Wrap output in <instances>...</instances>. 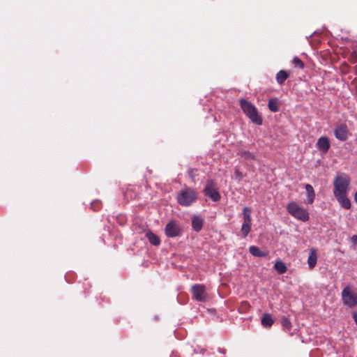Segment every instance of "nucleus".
<instances>
[{"label": "nucleus", "mask_w": 357, "mask_h": 357, "mask_svg": "<svg viewBox=\"0 0 357 357\" xmlns=\"http://www.w3.org/2000/svg\"><path fill=\"white\" fill-rule=\"evenodd\" d=\"M240 106L245 114L250 119V121L256 125L262 124L263 120L259 115L256 107L250 102L242 98L240 100Z\"/></svg>", "instance_id": "1"}, {"label": "nucleus", "mask_w": 357, "mask_h": 357, "mask_svg": "<svg viewBox=\"0 0 357 357\" xmlns=\"http://www.w3.org/2000/svg\"><path fill=\"white\" fill-rule=\"evenodd\" d=\"M198 197V192L195 189L185 187L177 195V202L183 206H189L194 203Z\"/></svg>", "instance_id": "2"}, {"label": "nucleus", "mask_w": 357, "mask_h": 357, "mask_svg": "<svg viewBox=\"0 0 357 357\" xmlns=\"http://www.w3.org/2000/svg\"><path fill=\"white\" fill-rule=\"evenodd\" d=\"M350 185V178L346 175L337 176L333 181V195L348 193Z\"/></svg>", "instance_id": "3"}, {"label": "nucleus", "mask_w": 357, "mask_h": 357, "mask_svg": "<svg viewBox=\"0 0 357 357\" xmlns=\"http://www.w3.org/2000/svg\"><path fill=\"white\" fill-rule=\"evenodd\" d=\"M287 210L290 215L301 221L306 222L310 218L307 211L300 207L295 202L289 203L287 206Z\"/></svg>", "instance_id": "4"}, {"label": "nucleus", "mask_w": 357, "mask_h": 357, "mask_svg": "<svg viewBox=\"0 0 357 357\" xmlns=\"http://www.w3.org/2000/svg\"><path fill=\"white\" fill-rule=\"evenodd\" d=\"M342 301L344 305L353 308L357 305V293L354 292L350 285L346 286L341 293Z\"/></svg>", "instance_id": "5"}, {"label": "nucleus", "mask_w": 357, "mask_h": 357, "mask_svg": "<svg viewBox=\"0 0 357 357\" xmlns=\"http://www.w3.org/2000/svg\"><path fill=\"white\" fill-rule=\"evenodd\" d=\"M204 194L210 197L213 202H218L221 198L218 190L217 183L213 179L206 181V184L204 189Z\"/></svg>", "instance_id": "6"}, {"label": "nucleus", "mask_w": 357, "mask_h": 357, "mask_svg": "<svg viewBox=\"0 0 357 357\" xmlns=\"http://www.w3.org/2000/svg\"><path fill=\"white\" fill-rule=\"evenodd\" d=\"M190 291L195 300L199 302H206L208 300V294L204 284H194Z\"/></svg>", "instance_id": "7"}, {"label": "nucleus", "mask_w": 357, "mask_h": 357, "mask_svg": "<svg viewBox=\"0 0 357 357\" xmlns=\"http://www.w3.org/2000/svg\"><path fill=\"white\" fill-rule=\"evenodd\" d=\"M334 135L337 139L344 142L349 135V130L346 123H340L337 125L334 129Z\"/></svg>", "instance_id": "8"}, {"label": "nucleus", "mask_w": 357, "mask_h": 357, "mask_svg": "<svg viewBox=\"0 0 357 357\" xmlns=\"http://www.w3.org/2000/svg\"><path fill=\"white\" fill-rule=\"evenodd\" d=\"M165 234L167 236L173 238L181 234V229L174 220L169 221L165 227Z\"/></svg>", "instance_id": "9"}, {"label": "nucleus", "mask_w": 357, "mask_h": 357, "mask_svg": "<svg viewBox=\"0 0 357 357\" xmlns=\"http://www.w3.org/2000/svg\"><path fill=\"white\" fill-rule=\"evenodd\" d=\"M334 197L343 208L347 210L351 208V203L348 198L347 193L335 195Z\"/></svg>", "instance_id": "10"}, {"label": "nucleus", "mask_w": 357, "mask_h": 357, "mask_svg": "<svg viewBox=\"0 0 357 357\" xmlns=\"http://www.w3.org/2000/svg\"><path fill=\"white\" fill-rule=\"evenodd\" d=\"M317 147L323 153L328 152L331 147V143L328 137L326 136H322L319 138L317 142Z\"/></svg>", "instance_id": "11"}, {"label": "nucleus", "mask_w": 357, "mask_h": 357, "mask_svg": "<svg viewBox=\"0 0 357 357\" xmlns=\"http://www.w3.org/2000/svg\"><path fill=\"white\" fill-rule=\"evenodd\" d=\"M204 225V220L198 215H195L192 218V229L199 232L202 230Z\"/></svg>", "instance_id": "12"}, {"label": "nucleus", "mask_w": 357, "mask_h": 357, "mask_svg": "<svg viewBox=\"0 0 357 357\" xmlns=\"http://www.w3.org/2000/svg\"><path fill=\"white\" fill-rule=\"evenodd\" d=\"M237 155L245 160H255L256 159V155L255 153L243 149L239 150Z\"/></svg>", "instance_id": "13"}, {"label": "nucleus", "mask_w": 357, "mask_h": 357, "mask_svg": "<svg viewBox=\"0 0 357 357\" xmlns=\"http://www.w3.org/2000/svg\"><path fill=\"white\" fill-rule=\"evenodd\" d=\"M317 255L314 250H311L308 259L307 264L310 269H313L317 264Z\"/></svg>", "instance_id": "14"}, {"label": "nucleus", "mask_w": 357, "mask_h": 357, "mask_svg": "<svg viewBox=\"0 0 357 357\" xmlns=\"http://www.w3.org/2000/svg\"><path fill=\"white\" fill-rule=\"evenodd\" d=\"M307 192L308 204H312L315 198V192L313 187L310 184H306L305 186Z\"/></svg>", "instance_id": "15"}, {"label": "nucleus", "mask_w": 357, "mask_h": 357, "mask_svg": "<svg viewBox=\"0 0 357 357\" xmlns=\"http://www.w3.org/2000/svg\"><path fill=\"white\" fill-rule=\"evenodd\" d=\"M249 252L252 255L258 257H264L268 255V252L261 251L258 247L255 245H251L249 248Z\"/></svg>", "instance_id": "16"}, {"label": "nucleus", "mask_w": 357, "mask_h": 357, "mask_svg": "<svg viewBox=\"0 0 357 357\" xmlns=\"http://www.w3.org/2000/svg\"><path fill=\"white\" fill-rule=\"evenodd\" d=\"M289 77V74L284 70H280L276 74V81L280 85H282L285 80Z\"/></svg>", "instance_id": "17"}, {"label": "nucleus", "mask_w": 357, "mask_h": 357, "mask_svg": "<svg viewBox=\"0 0 357 357\" xmlns=\"http://www.w3.org/2000/svg\"><path fill=\"white\" fill-rule=\"evenodd\" d=\"M268 107L273 112H278L280 109L278 99L276 98L269 99Z\"/></svg>", "instance_id": "18"}, {"label": "nucleus", "mask_w": 357, "mask_h": 357, "mask_svg": "<svg viewBox=\"0 0 357 357\" xmlns=\"http://www.w3.org/2000/svg\"><path fill=\"white\" fill-rule=\"evenodd\" d=\"M274 323V320L270 314H264L261 318V324L263 326L268 328L271 327Z\"/></svg>", "instance_id": "19"}, {"label": "nucleus", "mask_w": 357, "mask_h": 357, "mask_svg": "<svg viewBox=\"0 0 357 357\" xmlns=\"http://www.w3.org/2000/svg\"><path fill=\"white\" fill-rule=\"evenodd\" d=\"M146 236L152 245H160V240L159 237L157 235L152 233L151 231L146 232Z\"/></svg>", "instance_id": "20"}, {"label": "nucleus", "mask_w": 357, "mask_h": 357, "mask_svg": "<svg viewBox=\"0 0 357 357\" xmlns=\"http://www.w3.org/2000/svg\"><path fill=\"white\" fill-rule=\"evenodd\" d=\"M274 268L280 274H283L287 271V266L281 260H278L275 263Z\"/></svg>", "instance_id": "21"}, {"label": "nucleus", "mask_w": 357, "mask_h": 357, "mask_svg": "<svg viewBox=\"0 0 357 357\" xmlns=\"http://www.w3.org/2000/svg\"><path fill=\"white\" fill-rule=\"evenodd\" d=\"M251 222L252 220H243V223L241 227V232L243 234V237L245 238L251 230Z\"/></svg>", "instance_id": "22"}, {"label": "nucleus", "mask_w": 357, "mask_h": 357, "mask_svg": "<svg viewBox=\"0 0 357 357\" xmlns=\"http://www.w3.org/2000/svg\"><path fill=\"white\" fill-rule=\"evenodd\" d=\"M281 325L283 328L284 330L285 331H290L291 329V327H292V325H291V323L290 321V320L286 317H282V319H281Z\"/></svg>", "instance_id": "23"}, {"label": "nucleus", "mask_w": 357, "mask_h": 357, "mask_svg": "<svg viewBox=\"0 0 357 357\" xmlns=\"http://www.w3.org/2000/svg\"><path fill=\"white\" fill-rule=\"evenodd\" d=\"M251 209L249 208V207H247V206H245L243 208V220H252V218H251Z\"/></svg>", "instance_id": "24"}, {"label": "nucleus", "mask_w": 357, "mask_h": 357, "mask_svg": "<svg viewBox=\"0 0 357 357\" xmlns=\"http://www.w3.org/2000/svg\"><path fill=\"white\" fill-rule=\"evenodd\" d=\"M295 67H298L300 69L304 68V63L298 57H295L292 61Z\"/></svg>", "instance_id": "25"}, {"label": "nucleus", "mask_w": 357, "mask_h": 357, "mask_svg": "<svg viewBox=\"0 0 357 357\" xmlns=\"http://www.w3.org/2000/svg\"><path fill=\"white\" fill-rule=\"evenodd\" d=\"M250 307V304L247 301H243L241 304L240 310L245 312Z\"/></svg>", "instance_id": "26"}, {"label": "nucleus", "mask_w": 357, "mask_h": 357, "mask_svg": "<svg viewBox=\"0 0 357 357\" xmlns=\"http://www.w3.org/2000/svg\"><path fill=\"white\" fill-rule=\"evenodd\" d=\"M234 174L236 178H237L238 181L241 180L244 177L243 173L238 168H235Z\"/></svg>", "instance_id": "27"}, {"label": "nucleus", "mask_w": 357, "mask_h": 357, "mask_svg": "<svg viewBox=\"0 0 357 357\" xmlns=\"http://www.w3.org/2000/svg\"><path fill=\"white\" fill-rule=\"evenodd\" d=\"M352 317H353V319L357 326V312H353Z\"/></svg>", "instance_id": "28"}, {"label": "nucleus", "mask_w": 357, "mask_h": 357, "mask_svg": "<svg viewBox=\"0 0 357 357\" xmlns=\"http://www.w3.org/2000/svg\"><path fill=\"white\" fill-rule=\"evenodd\" d=\"M351 241L354 243L355 244H357V236L356 235H354L352 237H351Z\"/></svg>", "instance_id": "29"}, {"label": "nucleus", "mask_w": 357, "mask_h": 357, "mask_svg": "<svg viewBox=\"0 0 357 357\" xmlns=\"http://www.w3.org/2000/svg\"><path fill=\"white\" fill-rule=\"evenodd\" d=\"M354 200L357 203V192L354 195Z\"/></svg>", "instance_id": "30"}]
</instances>
